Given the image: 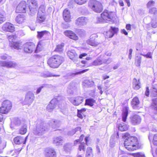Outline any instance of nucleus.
Here are the masks:
<instances>
[{
  "mask_svg": "<svg viewBox=\"0 0 157 157\" xmlns=\"http://www.w3.org/2000/svg\"><path fill=\"white\" fill-rule=\"evenodd\" d=\"M151 94L153 97H157V88H153L151 90Z\"/></svg>",
  "mask_w": 157,
  "mask_h": 157,
  "instance_id": "nucleus-51",
  "label": "nucleus"
},
{
  "mask_svg": "<svg viewBox=\"0 0 157 157\" xmlns=\"http://www.w3.org/2000/svg\"><path fill=\"white\" fill-rule=\"evenodd\" d=\"M42 76L45 78L48 77L54 76V77H59L60 76L59 75H55L49 72H47L45 74H43Z\"/></svg>",
  "mask_w": 157,
  "mask_h": 157,
  "instance_id": "nucleus-45",
  "label": "nucleus"
},
{
  "mask_svg": "<svg viewBox=\"0 0 157 157\" xmlns=\"http://www.w3.org/2000/svg\"><path fill=\"white\" fill-rule=\"evenodd\" d=\"M155 2L153 0L150 1L147 4V6L148 8H150L154 6Z\"/></svg>",
  "mask_w": 157,
  "mask_h": 157,
  "instance_id": "nucleus-52",
  "label": "nucleus"
},
{
  "mask_svg": "<svg viewBox=\"0 0 157 157\" xmlns=\"http://www.w3.org/2000/svg\"><path fill=\"white\" fill-rule=\"evenodd\" d=\"M81 129V128L80 127H78L77 128H75V129H73L71 131L70 133L72 132L71 133H69V134H70L71 135H74L77 131H78L80 130Z\"/></svg>",
  "mask_w": 157,
  "mask_h": 157,
  "instance_id": "nucleus-59",
  "label": "nucleus"
},
{
  "mask_svg": "<svg viewBox=\"0 0 157 157\" xmlns=\"http://www.w3.org/2000/svg\"><path fill=\"white\" fill-rule=\"evenodd\" d=\"M26 7V2L22 1L18 5L16 10V12L17 13H25Z\"/></svg>",
  "mask_w": 157,
  "mask_h": 157,
  "instance_id": "nucleus-11",
  "label": "nucleus"
},
{
  "mask_svg": "<svg viewBox=\"0 0 157 157\" xmlns=\"http://www.w3.org/2000/svg\"><path fill=\"white\" fill-rule=\"evenodd\" d=\"M116 14L115 12H111L109 13V21L114 23L116 20Z\"/></svg>",
  "mask_w": 157,
  "mask_h": 157,
  "instance_id": "nucleus-28",
  "label": "nucleus"
},
{
  "mask_svg": "<svg viewBox=\"0 0 157 157\" xmlns=\"http://www.w3.org/2000/svg\"><path fill=\"white\" fill-rule=\"evenodd\" d=\"M45 9L44 6H41L39 9L37 13H39L43 15H45Z\"/></svg>",
  "mask_w": 157,
  "mask_h": 157,
  "instance_id": "nucleus-44",
  "label": "nucleus"
},
{
  "mask_svg": "<svg viewBox=\"0 0 157 157\" xmlns=\"http://www.w3.org/2000/svg\"><path fill=\"white\" fill-rule=\"evenodd\" d=\"M88 22L87 18L84 17H81L76 19L75 23L76 26L80 27L86 25Z\"/></svg>",
  "mask_w": 157,
  "mask_h": 157,
  "instance_id": "nucleus-10",
  "label": "nucleus"
},
{
  "mask_svg": "<svg viewBox=\"0 0 157 157\" xmlns=\"http://www.w3.org/2000/svg\"><path fill=\"white\" fill-rule=\"evenodd\" d=\"M64 46V44L63 43H62L60 45L59 44L57 45L56 48L55 50V51L58 52H61L63 50V48Z\"/></svg>",
  "mask_w": 157,
  "mask_h": 157,
  "instance_id": "nucleus-38",
  "label": "nucleus"
},
{
  "mask_svg": "<svg viewBox=\"0 0 157 157\" xmlns=\"http://www.w3.org/2000/svg\"><path fill=\"white\" fill-rule=\"evenodd\" d=\"M130 122L134 125L140 124L141 121V117L137 114H135L131 117Z\"/></svg>",
  "mask_w": 157,
  "mask_h": 157,
  "instance_id": "nucleus-15",
  "label": "nucleus"
},
{
  "mask_svg": "<svg viewBox=\"0 0 157 157\" xmlns=\"http://www.w3.org/2000/svg\"><path fill=\"white\" fill-rule=\"evenodd\" d=\"M73 86L72 84H70L69 85L68 87L67 92L70 94H72L73 93Z\"/></svg>",
  "mask_w": 157,
  "mask_h": 157,
  "instance_id": "nucleus-49",
  "label": "nucleus"
},
{
  "mask_svg": "<svg viewBox=\"0 0 157 157\" xmlns=\"http://www.w3.org/2000/svg\"><path fill=\"white\" fill-rule=\"evenodd\" d=\"M117 136L116 135V133H115L113 135H112L111 136L110 139V142H112L113 141L115 140L116 138H118L119 137V135L118 134V133H117Z\"/></svg>",
  "mask_w": 157,
  "mask_h": 157,
  "instance_id": "nucleus-55",
  "label": "nucleus"
},
{
  "mask_svg": "<svg viewBox=\"0 0 157 157\" xmlns=\"http://www.w3.org/2000/svg\"><path fill=\"white\" fill-rule=\"evenodd\" d=\"M156 9L155 7H153L149 9V12L151 14H155L156 12Z\"/></svg>",
  "mask_w": 157,
  "mask_h": 157,
  "instance_id": "nucleus-58",
  "label": "nucleus"
},
{
  "mask_svg": "<svg viewBox=\"0 0 157 157\" xmlns=\"http://www.w3.org/2000/svg\"><path fill=\"white\" fill-rule=\"evenodd\" d=\"M45 15L37 13L36 22L41 23L44 21L45 19Z\"/></svg>",
  "mask_w": 157,
  "mask_h": 157,
  "instance_id": "nucleus-30",
  "label": "nucleus"
},
{
  "mask_svg": "<svg viewBox=\"0 0 157 157\" xmlns=\"http://www.w3.org/2000/svg\"><path fill=\"white\" fill-rule=\"evenodd\" d=\"M128 126L124 124H119L118 126V128L120 131H126L128 129Z\"/></svg>",
  "mask_w": 157,
  "mask_h": 157,
  "instance_id": "nucleus-32",
  "label": "nucleus"
},
{
  "mask_svg": "<svg viewBox=\"0 0 157 157\" xmlns=\"http://www.w3.org/2000/svg\"><path fill=\"white\" fill-rule=\"evenodd\" d=\"M86 147L84 143H82L79 144L78 148V150L79 151H82L84 153L85 151Z\"/></svg>",
  "mask_w": 157,
  "mask_h": 157,
  "instance_id": "nucleus-39",
  "label": "nucleus"
},
{
  "mask_svg": "<svg viewBox=\"0 0 157 157\" xmlns=\"http://www.w3.org/2000/svg\"><path fill=\"white\" fill-rule=\"evenodd\" d=\"M68 56L74 62L76 63L77 61L78 56L74 50H72L67 52Z\"/></svg>",
  "mask_w": 157,
  "mask_h": 157,
  "instance_id": "nucleus-20",
  "label": "nucleus"
},
{
  "mask_svg": "<svg viewBox=\"0 0 157 157\" xmlns=\"http://www.w3.org/2000/svg\"><path fill=\"white\" fill-rule=\"evenodd\" d=\"M119 30L118 28L115 27L111 26L109 30L110 34L109 37H112L115 34H117Z\"/></svg>",
  "mask_w": 157,
  "mask_h": 157,
  "instance_id": "nucleus-27",
  "label": "nucleus"
},
{
  "mask_svg": "<svg viewBox=\"0 0 157 157\" xmlns=\"http://www.w3.org/2000/svg\"><path fill=\"white\" fill-rule=\"evenodd\" d=\"M129 107L128 106L124 107L123 109L122 116V120L124 122L126 121L127 117L128 115Z\"/></svg>",
  "mask_w": 157,
  "mask_h": 157,
  "instance_id": "nucleus-24",
  "label": "nucleus"
},
{
  "mask_svg": "<svg viewBox=\"0 0 157 157\" xmlns=\"http://www.w3.org/2000/svg\"><path fill=\"white\" fill-rule=\"evenodd\" d=\"M27 131V125L25 124H24L21 126L19 129V132L20 134L23 135Z\"/></svg>",
  "mask_w": 157,
  "mask_h": 157,
  "instance_id": "nucleus-35",
  "label": "nucleus"
},
{
  "mask_svg": "<svg viewBox=\"0 0 157 157\" xmlns=\"http://www.w3.org/2000/svg\"><path fill=\"white\" fill-rule=\"evenodd\" d=\"M63 16L64 20L67 22H69L71 21V15L70 11L67 10H65L63 13Z\"/></svg>",
  "mask_w": 157,
  "mask_h": 157,
  "instance_id": "nucleus-26",
  "label": "nucleus"
},
{
  "mask_svg": "<svg viewBox=\"0 0 157 157\" xmlns=\"http://www.w3.org/2000/svg\"><path fill=\"white\" fill-rule=\"evenodd\" d=\"M28 137V136H27L25 139H24L22 137L20 136H17L14 139V142L17 144H20L23 143L24 144H25Z\"/></svg>",
  "mask_w": 157,
  "mask_h": 157,
  "instance_id": "nucleus-22",
  "label": "nucleus"
},
{
  "mask_svg": "<svg viewBox=\"0 0 157 157\" xmlns=\"http://www.w3.org/2000/svg\"><path fill=\"white\" fill-rule=\"evenodd\" d=\"M43 45H41L40 43H39L36 47L35 52L37 53L38 52L41 51L43 48Z\"/></svg>",
  "mask_w": 157,
  "mask_h": 157,
  "instance_id": "nucleus-46",
  "label": "nucleus"
},
{
  "mask_svg": "<svg viewBox=\"0 0 157 157\" xmlns=\"http://www.w3.org/2000/svg\"><path fill=\"white\" fill-rule=\"evenodd\" d=\"M83 100V98L79 96L71 99L70 101L74 105L77 106L81 104Z\"/></svg>",
  "mask_w": 157,
  "mask_h": 157,
  "instance_id": "nucleus-23",
  "label": "nucleus"
},
{
  "mask_svg": "<svg viewBox=\"0 0 157 157\" xmlns=\"http://www.w3.org/2000/svg\"><path fill=\"white\" fill-rule=\"evenodd\" d=\"M17 65V63L11 61H0V66H1L5 67L8 68H13L16 67Z\"/></svg>",
  "mask_w": 157,
  "mask_h": 157,
  "instance_id": "nucleus-14",
  "label": "nucleus"
},
{
  "mask_svg": "<svg viewBox=\"0 0 157 157\" xmlns=\"http://www.w3.org/2000/svg\"><path fill=\"white\" fill-rule=\"evenodd\" d=\"M58 102V101L56 98L52 99L47 107V110L50 112L52 111L56 107Z\"/></svg>",
  "mask_w": 157,
  "mask_h": 157,
  "instance_id": "nucleus-13",
  "label": "nucleus"
},
{
  "mask_svg": "<svg viewBox=\"0 0 157 157\" xmlns=\"http://www.w3.org/2000/svg\"><path fill=\"white\" fill-rule=\"evenodd\" d=\"M152 106L153 107L154 113L155 114H157V98H155L152 100Z\"/></svg>",
  "mask_w": 157,
  "mask_h": 157,
  "instance_id": "nucleus-33",
  "label": "nucleus"
},
{
  "mask_svg": "<svg viewBox=\"0 0 157 157\" xmlns=\"http://www.w3.org/2000/svg\"><path fill=\"white\" fill-rule=\"evenodd\" d=\"M64 61V59L63 57L56 55L49 58L47 63L50 67L53 68H56L58 67Z\"/></svg>",
  "mask_w": 157,
  "mask_h": 157,
  "instance_id": "nucleus-3",
  "label": "nucleus"
},
{
  "mask_svg": "<svg viewBox=\"0 0 157 157\" xmlns=\"http://www.w3.org/2000/svg\"><path fill=\"white\" fill-rule=\"evenodd\" d=\"M2 28L4 31L10 32H13L14 30L13 25L10 23H7L4 25Z\"/></svg>",
  "mask_w": 157,
  "mask_h": 157,
  "instance_id": "nucleus-19",
  "label": "nucleus"
},
{
  "mask_svg": "<svg viewBox=\"0 0 157 157\" xmlns=\"http://www.w3.org/2000/svg\"><path fill=\"white\" fill-rule=\"evenodd\" d=\"M12 123L16 126H19L21 124V120L18 118H15L14 119Z\"/></svg>",
  "mask_w": 157,
  "mask_h": 157,
  "instance_id": "nucleus-43",
  "label": "nucleus"
},
{
  "mask_svg": "<svg viewBox=\"0 0 157 157\" xmlns=\"http://www.w3.org/2000/svg\"><path fill=\"white\" fill-rule=\"evenodd\" d=\"M45 155L46 157H56V152L55 150L51 148H47L45 150Z\"/></svg>",
  "mask_w": 157,
  "mask_h": 157,
  "instance_id": "nucleus-17",
  "label": "nucleus"
},
{
  "mask_svg": "<svg viewBox=\"0 0 157 157\" xmlns=\"http://www.w3.org/2000/svg\"><path fill=\"white\" fill-rule=\"evenodd\" d=\"M16 21L19 24H21L25 20V18L23 15L19 14L16 18Z\"/></svg>",
  "mask_w": 157,
  "mask_h": 157,
  "instance_id": "nucleus-31",
  "label": "nucleus"
},
{
  "mask_svg": "<svg viewBox=\"0 0 157 157\" xmlns=\"http://www.w3.org/2000/svg\"><path fill=\"white\" fill-rule=\"evenodd\" d=\"M64 104H63V106L62 105H61L60 104H59L58 105V107L60 108L62 110L61 111V112L64 115L66 114L67 111V109L66 107H64Z\"/></svg>",
  "mask_w": 157,
  "mask_h": 157,
  "instance_id": "nucleus-41",
  "label": "nucleus"
},
{
  "mask_svg": "<svg viewBox=\"0 0 157 157\" xmlns=\"http://www.w3.org/2000/svg\"><path fill=\"white\" fill-rule=\"evenodd\" d=\"M6 20V18L5 15L0 12V23L5 21Z\"/></svg>",
  "mask_w": 157,
  "mask_h": 157,
  "instance_id": "nucleus-53",
  "label": "nucleus"
},
{
  "mask_svg": "<svg viewBox=\"0 0 157 157\" xmlns=\"http://www.w3.org/2000/svg\"><path fill=\"white\" fill-rule=\"evenodd\" d=\"M96 36V35L95 34L91 35L90 39L86 41L87 44L93 46H97L98 45V43L95 40Z\"/></svg>",
  "mask_w": 157,
  "mask_h": 157,
  "instance_id": "nucleus-18",
  "label": "nucleus"
},
{
  "mask_svg": "<svg viewBox=\"0 0 157 157\" xmlns=\"http://www.w3.org/2000/svg\"><path fill=\"white\" fill-rule=\"evenodd\" d=\"M24 51L26 53H31L35 49V46L32 42H28L24 45Z\"/></svg>",
  "mask_w": 157,
  "mask_h": 157,
  "instance_id": "nucleus-8",
  "label": "nucleus"
},
{
  "mask_svg": "<svg viewBox=\"0 0 157 157\" xmlns=\"http://www.w3.org/2000/svg\"><path fill=\"white\" fill-rule=\"evenodd\" d=\"M151 25L153 28L157 27V21L156 20H152L151 23Z\"/></svg>",
  "mask_w": 157,
  "mask_h": 157,
  "instance_id": "nucleus-54",
  "label": "nucleus"
},
{
  "mask_svg": "<svg viewBox=\"0 0 157 157\" xmlns=\"http://www.w3.org/2000/svg\"><path fill=\"white\" fill-rule=\"evenodd\" d=\"M62 27L63 29H67L69 28L70 26L69 24H63L62 25Z\"/></svg>",
  "mask_w": 157,
  "mask_h": 157,
  "instance_id": "nucleus-63",
  "label": "nucleus"
},
{
  "mask_svg": "<svg viewBox=\"0 0 157 157\" xmlns=\"http://www.w3.org/2000/svg\"><path fill=\"white\" fill-rule=\"evenodd\" d=\"M16 37V36L15 35H10L8 36V39L10 42H13V45H10V46L15 49L18 50L21 48V46L18 43L14 42V40Z\"/></svg>",
  "mask_w": 157,
  "mask_h": 157,
  "instance_id": "nucleus-12",
  "label": "nucleus"
},
{
  "mask_svg": "<svg viewBox=\"0 0 157 157\" xmlns=\"http://www.w3.org/2000/svg\"><path fill=\"white\" fill-rule=\"evenodd\" d=\"M130 104L133 109H139L141 108L140 101L139 98L137 96H135L132 98Z\"/></svg>",
  "mask_w": 157,
  "mask_h": 157,
  "instance_id": "nucleus-9",
  "label": "nucleus"
},
{
  "mask_svg": "<svg viewBox=\"0 0 157 157\" xmlns=\"http://www.w3.org/2000/svg\"><path fill=\"white\" fill-rule=\"evenodd\" d=\"M123 137L125 139L124 144L125 148L128 150L133 151L140 148L141 145L137 137L131 136L128 133L124 134Z\"/></svg>",
  "mask_w": 157,
  "mask_h": 157,
  "instance_id": "nucleus-2",
  "label": "nucleus"
},
{
  "mask_svg": "<svg viewBox=\"0 0 157 157\" xmlns=\"http://www.w3.org/2000/svg\"><path fill=\"white\" fill-rule=\"evenodd\" d=\"M63 33L65 36L68 37L70 39L75 40H77L78 39V37L71 30H66L64 31Z\"/></svg>",
  "mask_w": 157,
  "mask_h": 157,
  "instance_id": "nucleus-16",
  "label": "nucleus"
},
{
  "mask_svg": "<svg viewBox=\"0 0 157 157\" xmlns=\"http://www.w3.org/2000/svg\"><path fill=\"white\" fill-rule=\"evenodd\" d=\"M78 34L82 36L85 34V31L84 30L82 29H80L78 30Z\"/></svg>",
  "mask_w": 157,
  "mask_h": 157,
  "instance_id": "nucleus-57",
  "label": "nucleus"
},
{
  "mask_svg": "<svg viewBox=\"0 0 157 157\" xmlns=\"http://www.w3.org/2000/svg\"><path fill=\"white\" fill-rule=\"evenodd\" d=\"M107 61L103 60L101 57L98 58L96 60L94 61L90 65H94L95 66L99 65L103 63L106 62Z\"/></svg>",
  "mask_w": 157,
  "mask_h": 157,
  "instance_id": "nucleus-29",
  "label": "nucleus"
},
{
  "mask_svg": "<svg viewBox=\"0 0 157 157\" xmlns=\"http://www.w3.org/2000/svg\"><path fill=\"white\" fill-rule=\"evenodd\" d=\"M152 142L155 145H157V134H155L153 136Z\"/></svg>",
  "mask_w": 157,
  "mask_h": 157,
  "instance_id": "nucleus-56",
  "label": "nucleus"
},
{
  "mask_svg": "<svg viewBox=\"0 0 157 157\" xmlns=\"http://www.w3.org/2000/svg\"><path fill=\"white\" fill-rule=\"evenodd\" d=\"M126 28L127 30L131 31L132 30V25L129 24H127L126 25Z\"/></svg>",
  "mask_w": 157,
  "mask_h": 157,
  "instance_id": "nucleus-62",
  "label": "nucleus"
},
{
  "mask_svg": "<svg viewBox=\"0 0 157 157\" xmlns=\"http://www.w3.org/2000/svg\"><path fill=\"white\" fill-rule=\"evenodd\" d=\"M12 107L11 102L8 100H5L3 101L2 106L0 107V112L3 114L7 113L11 110Z\"/></svg>",
  "mask_w": 157,
  "mask_h": 157,
  "instance_id": "nucleus-5",
  "label": "nucleus"
},
{
  "mask_svg": "<svg viewBox=\"0 0 157 157\" xmlns=\"http://www.w3.org/2000/svg\"><path fill=\"white\" fill-rule=\"evenodd\" d=\"M88 70V69H87L81 71H79L78 72L72 73V75H78V74H81L87 71Z\"/></svg>",
  "mask_w": 157,
  "mask_h": 157,
  "instance_id": "nucleus-60",
  "label": "nucleus"
},
{
  "mask_svg": "<svg viewBox=\"0 0 157 157\" xmlns=\"http://www.w3.org/2000/svg\"><path fill=\"white\" fill-rule=\"evenodd\" d=\"M134 157H146L144 154L141 152H136L132 154Z\"/></svg>",
  "mask_w": 157,
  "mask_h": 157,
  "instance_id": "nucleus-48",
  "label": "nucleus"
},
{
  "mask_svg": "<svg viewBox=\"0 0 157 157\" xmlns=\"http://www.w3.org/2000/svg\"><path fill=\"white\" fill-rule=\"evenodd\" d=\"M132 84V88L134 90H138L141 87V84L139 79H137L136 78H134Z\"/></svg>",
  "mask_w": 157,
  "mask_h": 157,
  "instance_id": "nucleus-21",
  "label": "nucleus"
},
{
  "mask_svg": "<svg viewBox=\"0 0 157 157\" xmlns=\"http://www.w3.org/2000/svg\"><path fill=\"white\" fill-rule=\"evenodd\" d=\"M97 23L101 22L107 23L108 19V11L107 10H105L103 13L101 14V17H97L96 18Z\"/></svg>",
  "mask_w": 157,
  "mask_h": 157,
  "instance_id": "nucleus-7",
  "label": "nucleus"
},
{
  "mask_svg": "<svg viewBox=\"0 0 157 157\" xmlns=\"http://www.w3.org/2000/svg\"><path fill=\"white\" fill-rule=\"evenodd\" d=\"M63 143V140L61 137H54L53 139V143L56 146L62 145Z\"/></svg>",
  "mask_w": 157,
  "mask_h": 157,
  "instance_id": "nucleus-25",
  "label": "nucleus"
},
{
  "mask_svg": "<svg viewBox=\"0 0 157 157\" xmlns=\"http://www.w3.org/2000/svg\"><path fill=\"white\" fill-rule=\"evenodd\" d=\"M141 58L140 57H137L135 59V63L137 66H140L141 63Z\"/></svg>",
  "mask_w": 157,
  "mask_h": 157,
  "instance_id": "nucleus-50",
  "label": "nucleus"
},
{
  "mask_svg": "<svg viewBox=\"0 0 157 157\" xmlns=\"http://www.w3.org/2000/svg\"><path fill=\"white\" fill-rule=\"evenodd\" d=\"M95 101L93 98H88L86 100L85 105H90L91 106L94 105Z\"/></svg>",
  "mask_w": 157,
  "mask_h": 157,
  "instance_id": "nucleus-36",
  "label": "nucleus"
},
{
  "mask_svg": "<svg viewBox=\"0 0 157 157\" xmlns=\"http://www.w3.org/2000/svg\"><path fill=\"white\" fill-rule=\"evenodd\" d=\"M89 7L94 11L97 13H101L103 10V7L101 3L96 0H90L88 2Z\"/></svg>",
  "mask_w": 157,
  "mask_h": 157,
  "instance_id": "nucleus-4",
  "label": "nucleus"
},
{
  "mask_svg": "<svg viewBox=\"0 0 157 157\" xmlns=\"http://www.w3.org/2000/svg\"><path fill=\"white\" fill-rule=\"evenodd\" d=\"M93 153L91 147H88L87 148L85 157H93Z\"/></svg>",
  "mask_w": 157,
  "mask_h": 157,
  "instance_id": "nucleus-34",
  "label": "nucleus"
},
{
  "mask_svg": "<svg viewBox=\"0 0 157 157\" xmlns=\"http://www.w3.org/2000/svg\"><path fill=\"white\" fill-rule=\"evenodd\" d=\"M61 122L58 120L52 119L49 124L39 121L37 122L33 129V133L36 136H41L49 129L50 126L53 129H57L61 125Z\"/></svg>",
  "mask_w": 157,
  "mask_h": 157,
  "instance_id": "nucleus-1",
  "label": "nucleus"
},
{
  "mask_svg": "<svg viewBox=\"0 0 157 157\" xmlns=\"http://www.w3.org/2000/svg\"><path fill=\"white\" fill-rule=\"evenodd\" d=\"M72 146L73 145L72 144L69 143H67L64 145V149L66 151H69L72 150Z\"/></svg>",
  "mask_w": 157,
  "mask_h": 157,
  "instance_id": "nucleus-37",
  "label": "nucleus"
},
{
  "mask_svg": "<svg viewBox=\"0 0 157 157\" xmlns=\"http://www.w3.org/2000/svg\"><path fill=\"white\" fill-rule=\"evenodd\" d=\"M48 32L47 31H44L37 32V37L39 38H41L47 34Z\"/></svg>",
  "mask_w": 157,
  "mask_h": 157,
  "instance_id": "nucleus-40",
  "label": "nucleus"
},
{
  "mask_svg": "<svg viewBox=\"0 0 157 157\" xmlns=\"http://www.w3.org/2000/svg\"><path fill=\"white\" fill-rule=\"evenodd\" d=\"M83 83L88 87H91L94 85V82L93 81L86 80L84 81Z\"/></svg>",
  "mask_w": 157,
  "mask_h": 157,
  "instance_id": "nucleus-42",
  "label": "nucleus"
},
{
  "mask_svg": "<svg viewBox=\"0 0 157 157\" xmlns=\"http://www.w3.org/2000/svg\"><path fill=\"white\" fill-rule=\"evenodd\" d=\"M27 2L29 4L31 3L32 4L35 6L37 4L35 0H27Z\"/></svg>",
  "mask_w": 157,
  "mask_h": 157,
  "instance_id": "nucleus-61",
  "label": "nucleus"
},
{
  "mask_svg": "<svg viewBox=\"0 0 157 157\" xmlns=\"http://www.w3.org/2000/svg\"><path fill=\"white\" fill-rule=\"evenodd\" d=\"M35 96L33 93L31 92H28L26 94L24 100L22 101V104L24 105H27L29 106L33 102Z\"/></svg>",
  "mask_w": 157,
  "mask_h": 157,
  "instance_id": "nucleus-6",
  "label": "nucleus"
},
{
  "mask_svg": "<svg viewBox=\"0 0 157 157\" xmlns=\"http://www.w3.org/2000/svg\"><path fill=\"white\" fill-rule=\"evenodd\" d=\"M75 2L77 4L81 5L86 3L88 0H74Z\"/></svg>",
  "mask_w": 157,
  "mask_h": 157,
  "instance_id": "nucleus-47",
  "label": "nucleus"
},
{
  "mask_svg": "<svg viewBox=\"0 0 157 157\" xmlns=\"http://www.w3.org/2000/svg\"><path fill=\"white\" fill-rule=\"evenodd\" d=\"M146 91L145 92V95L148 97L149 96L150 94V90H149V88L148 87H146Z\"/></svg>",
  "mask_w": 157,
  "mask_h": 157,
  "instance_id": "nucleus-64",
  "label": "nucleus"
}]
</instances>
